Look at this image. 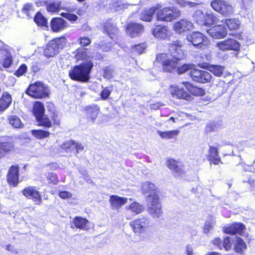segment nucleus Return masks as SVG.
<instances>
[{
    "instance_id": "53",
    "label": "nucleus",
    "mask_w": 255,
    "mask_h": 255,
    "mask_svg": "<svg viewBox=\"0 0 255 255\" xmlns=\"http://www.w3.org/2000/svg\"><path fill=\"white\" fill-rule=\"evenodd\" d=\"M27 70V67L25 64H22L20 65L18 68L15 71L14 75L19 77L23 75Z\"/></svg>"
},
{
    "instance_id": "47",
    "label": "nucleus",
    "mask_w": 255,
    "mask_h": 255,
    "mask_svg": "<svg viewBox=\"0 0 255 255\" xmlns=\"http://www.w3.org/2000/svg\"><path fill=\"white\" fill-rule=\"evenodd\" d=\"M103 77L106 79H112L114 77V69L110 66L103 69Z\"/></svg>"
},
{
    "instance_id": "24",
    "label": "nucleus",
    "mask_w": 255,
    "mask_h": 255,
    "mask_svg": "<svg viewBox=\"0 0 255 255\" xmlns=\"http://www.w3.org/2000/svg\"><path fill=\"white\" fill-rule=\"evenodd\" d=\"M245 229L246 227L243 224L235 223L229 227L224 228V233L231 235L238 234L243 236Z\"/></svg>"
},
{
    "instance_id": "13",
    "label": "nucleus",
    "mask_w": 255,
    "mask_h": 255,
    "mask_svg": "<svg viewBox=\"0 0 255 255\" xmlns=\"http://www.w3.org/2000/svg\"><path fill=\"white\" fill-rule=\"evenodd\" d=\"M144 29L143 25L137 22H129L125 26L126 33L132 38L140 36Z\"/></svg>"
},
{
    "instance_id": "37",
    "label": "nucleus",
    "mask_w": 255,
    "mask_h": 255,
    "mask_svg": "<svg viewBox=\"0 0 255 255\" xmlns=\"http://www.w3.org/2000/svg\"><path fill=\"white\" fill-rule=\"evenodd\" d=\"M31 132L32 135L38 139L46 138L50 135V132L49 131L44 129H33Z\"/></svg>"
},
{
    "instance_id": "51",
    "label": "nucleus",
    "mask_w": 255,
    "mask_h": 255,
    "mask_svg": "<svg viewBox=\"0 0 255 255\" xmlns=\"http://www.w3.org/2000/svg\"><path fill=\"white\" fill-rule=\"evenodd\" d=\"M60 15L72 23L75 22L78 19L77 15L73 13L62 12Z\"/></svg>"
},
{
    "instance_id": "22",
    "label": "nucleus",
    "mask_w": 255,
    "mask_h": 255,
    "mask_svg": "<svg viewBox=\"0 0 255 255\" xmlns=\"http://www.w3.org/2000/svg\"><path fill=\"white\" fill-rule=\"evenodd\" d=\"M66 21L60 17H56L51 19L50 21V28L54 32H58L63 30L68 27Z\"/></svg>"
},
{
    "instance_id": "15",
    "label": "nucleus",
    "mask_w": 255,
    "mask_h": 255,
    "mask_svg": "<svg viewBox=\"0 0 255 255\" xmlns=\"http://www.w3.org/2000/svg\"><path fill=\"white\" fill-rule=\"evenodd\" d=\"M166 165L168 169L173 172L175 177L181 176L185 173L184 164L174 158H168L166 161Z\"/></svg>"
},
{
    "instance_id": "1",
    "label": "nucleus",
    "mask_w": 255,
    "mask_h": 255,
    "mask_svg": "<svg viewBox=\"0 0 255 255\" xmlns=\"http://www.w3.org/2000/svg\"><path fill=\"white\" fill-rule=\"evenodd\" d=\"M46 107L50 118L45 115L44 106L41 102L35 101L33 104L31 112L37 122V126L45 129L60 128L61 118L54 104L49 102L47 103Z\"/></svg>"
},
{
    "instance_id": "4",
    "label": "nucleus",
    "mask_w": 255,
    "mask_h": 255,
    "mask_svg": "<svg viewBox=\"0 0 255 255\" xmlns=\"http://www.w3.org/2000/svg\"><path fill=\"white\" fill-rule=\"evenodd\" d=\"M180 61L178 58L173 56L170 58L167 54L161 53L156 54L153 63L155 65H160L162 72L171 73L175 71Z\"/></svg>"
},
{
    "instance_id": "48",
    "label": "nucleus",
    "mask_w": 255,
    "mask_h": 255,
    "mask_svg": "<svg viewBox=\"0 0 255 255\" xmlns=\"http://www.w3.org/2000/svg\"><path fill=\"white\" fill-rule=\"evenodd\" d=\"M215 223L216 222L213 218L205 222L203 227L204 232L206 234L208 233L211 230L213 229Z\"/></svg>"
},
{
    "instance_id": "42",
    "label": "nucleus",
    "mask_w": 255,
    "mask_h": 255,
    "mask_svg": "<svg viewBox=\"0 0 255 255\" xmlns=\"http://www.w3.org/2000/svg\"><path fill=\"white\" fill-rule=\"evenodd\" d=\"M34 21L39 26H45L47 25L46 18L40 12H37L34 17Z\"/></svg>"
},
{
    "instance_id": "40",
    "label": "nucleus",
    "mask_w": 255,
    "mask_h": 255,
    "mask_svg": "<svg viewBox=\"0 0 255 255\" xmlns=\"http://www.w3.org/2000/svg\"><path fill=\"white\" fill-rule=\"evenodd\" d=\"M127 208L130 210L135 215L142 213L144 210L143 206L136 202L131 203L127 207Z\"/></svg>"
},
{
    "instance_id": "7",
    "label": "nucleus",
    "mask_w": 255,
    "mask_h": 255,
    "mask_svg": "<svg viewBox=\"0 0 255 255\" xmlns=\"http://www.w3.org/2000/svg\"><path fill=\"white\" fill-rule=\"evenodd\" d=\"M129 226L133 233L141 234L150 226V221L147 217L141 216L131 221Z\"/></svg>"
},
{
    "instance_id": "54",
    "label": "nucleus",
    "mask_w": 255,
    "mask_h": 255,
    "mask_svg": "<svg viewBox=\"0 0 255 255\" xmlns=\"http://www.w3.org/2000/svg\"><path fill=\"white\" fill-rule=\"evenodd\" d=\"M34 9L31 3H27L24 4L21 11L28 16H31L30 12L33 11Z\"/></svg>"
},
{
    "instance_id": "61",
    "label": "nucleus",
    "mask_w": 255,
    "mask_h": 255,
    "mask_svg": "<svg viewBox=\"0 0 255 255\" xmlns=\"http://www.w3.org/2000/svg\"><path fill=\"white\" fill-rule=\"evenodd\" d=\"M5 249L6 250L15 254L18 253V251L14 248V246L10 244L6 245L5 247Z\"/></svg>"
},
{
    "instance_id": "43",
    "label": "nucleus",
    "mask_w": 255,
    "mask_h": 255,
    "mask_svg": "<svg viewBox=\"0 0 255 255\" xmlns=\"http://www.w3.org/2000/svg\"><path fill=\"white\" fill-rule=\"evenodd\" d=\"M205 13L202 11H197L194 15V20L196 23L201 26H203L204 23Z\"/></svg>"
},
{
    "instance_id": "33",
    "label": "nucleus",
    "mask_w": 255,
    "mask_h": 255,
    "mask_svg": "<svg viewBox=\"0 0 255 255\" xmlns=\"http://www.w3.org/2000/svg\"><path fill=\"white\" fill-rule=\"evenodd\" d=\"M180 131L179 130H172L169 131L157 130V133L159 136L162 139H172L177 136Z\"/></svg>"
},
{
    "instance_id": "64",
    "label": "nucleus",
    "mask_w": 255,
    "mask_h": 255,
    "mask_svg": "<svg viewBox=\"0 0 255 255\" xmlns=\"http://www.w3.org/2000/svg\"><path fill=\"white\" fill-rule=\"evenodd\" d=\"M186 253L187 255H193V249L190 245H188L186 246Z\"/></svg>"
},
{
    "instance_id": "3",
    "label": "nucleus",
    "mask_w": 255,
    "mask_h": 255,
    "mask_svg": "<svg viewBox=\"0 0 255 255\" xmlns=\"http://www.w3.org/2000/svg\"><path fill=\"white\" fill-rule=\"evenodd\" d=\"M94 67L91 60H86L72 67L68 72L69 77L73 81L80 83H88L90 80V74Z\"/></svg>"
},
{
    "instance_id": "58",
    "label": "nucleus",
    "mask_w": 255,
    "mask_h": 255,
    "mask_svg": "<svg viewBox=\"0 0 255 255\" xmlns=\"http://www.w3.org/2000/svg\"><path fill=\"white\" fill-rule=\"evenodd\" d=\"M58 196L62 199H67L71 198L72 196V194L67 191H61L59 192Z\"/></svg>"
},
{
    "instance_id": "59",
    "label": "nucleus",
    "mask_w": 255,
    "mask_h": 255,
    "mask_svg": "<svg viewBox=\"0 0 255 255\" xmlns=\"http://www.w3.org/2000/svg\"><path fill=\"white\" fill-rule=\"evenodd\" d=\"M46 167H48L50 170H56L60 168V165L57 162H52L46 164Z\"/></svg>"
},
{
    "instance_id": "49",
    "label": "nucleus",
    "mask_w": 255,
    "mask_h": 255,
    "mask_svg": "<svg viewBox=\"0 0 255 255\" xmlns=\"http://www.w3.org/2000/svg\"><path fill=\"white\" fill-rule=\"evenodd\" d=\"M112 86L111 87H105L103 88L100 93V97L101 100H107L112 93Z\"/></svg>"
},
{
    "instance_id": "19",
    "label": "nucleus",
    "mask_w": 255,
    "mask_h": 255,
    "mask_svg": "<svg viewBox=\"0 0 255 255\" xmlns=\"http://www.w3.org/2000/svg\"><path fill=\"white\" fill-rule=\"evenodd\" d=\"M61 148L67 153H71L75 149V154H78L84 149V146L80 143L70 139L64 142L61 145Z\"/></svg>"
},
{
    "instance_id": "10",
    "label": "nucleus",
    "mask_w": 255,
    "mask_h": 255,
    "mask_svg": "<svg viewBox=\"0 0 255 255\" xmlns=\"http://www.w3.org/2000/svg\"><path fill=\"white\" fill-rule=\"evenodd\" d=\"M21 193L27 199L31 200L36 205H40L42 203L41 193L38 190L36 187L29 186L24 188Z\"/></svg>"
},
{
    "instance_id": "34",
    "label": "nucleus",
    "mask_w": 255,
    "mask_h": 255,
    "mask_svg": "<svg viewBox=\"0 0 255 255\" xmlns=\"http://www.w3.org/2000/svg\"><path fill=\"white\" fill-rule=\"evenodd\" d=\"M235 244L234 246V250L238 253L243 254L244 252L247 249V245L243 240L240 238L236 236V241H235Z\"/></svg>"
},
{
    "instance_id": "6",
    "label": "nucleus",
    "mask_w": 255,
    "mask_h": 255,
    "mask_svg": "<svg viewBox=\"0 0 255 255\" xmlns=\"http://www.w3.org/2000/svg\"><path fill=\"white\" fill-rule=\"evenodd\" d=\"M181 14L180 10L175 6H165L162 8H157L156 14V20L166 22L178 18Z\"/></svg>"
},
{
    "instance_id": "52",
    "label": "nucleus",
    "mask_w": 255,
    "mask_h": 255,
    "mask_svg": "<svg viewBox=\"0 0 255 255\" xmlns=\"http://www.w3.org/2000/svg\"><path fill=\"white\" fill-rule=\"evenodd\" d=\"M13 62L12 56L9 54L6 55L3 59L1 63V65L3 68H9Z\"/></svg>"
},
{
    "instance_id": "56",
    "label": "nucleus",
    "mask_w": 255,
    "mask_h": 255,
    "mask_svg": "<svg viewBox=\"0 0 255 255\" xmlns=\"http://www.w3.org/2000/svg\"><path fill=\"white\" fill-rule=\"evenodd\" d=\"M47 9L52 12L58 11L60 9V4L55 2L49 3L47 6Z\"/></svg>"
},
{
    "instance_id": "5",
    "label": "nucleus",
    "mask_w": 255,
    "mask_h": 255,
    "mask_svg": "<svg viewBox=\"0 0 255 255\" xmlns=\"http://www.w3.org/2000/svg\"><path fill=\"white\" fill-rule=\"evenodd\" d=\"M25 93L36 99L48 98L50 94L48 87L43 82L38 81L30 84L25 90Z\"/></svg>"
},
{
    "instance_id": "2",
    "label": "nucleus",
    "mask_w": 255,
    "mask_h": 255,
    "mask_svg": "<svg viewBox=\"0 0 255 255\" xmlns=\"http://www.w3.org/2000/svg\"><path fill=\"white\" fill-rule=\"evenodd\" d=\"M143 193L147 194V197L150 201V204L147 208L148 213L153 218L160 217L163 212L161 204L159 201L158 192L155 185L147 182L143 185Z\"/></svg>"
},
{
    "instance_id": "16",
    "label": "nucleus",
    "mask_w": 255,
    "mask_h": 255,
    "mask_svg": "<svg viewBox=\"0 0 255 255\" xmlns=\"http://www.w3.org/2000/svg\"><path fill=\"white\" fill-rule=\"evenodd\" d=\"M187 40L194 46L200 48L206 45L205 43L207 41L206 37L199 31L192 32L187 36Z\"/></svg>"
},
{
    "instance_id": "57",
    "label": "nucleus",
    "mask_w": 255,
    "mask_h": 255,
    "mask_svg": "<svg viewBox=\"0 0 255 255\" xmlns=\"http://www.w3.org/2000/svg\"><path fill=\"white\" fill-rule=\"evenodd\" d=\"M79 43L82 47L89 45L91 43V39L87 36L80 37L78 39Z\"/></svg>"
},
{
    "instance_id": "41",
    "label": "nucleus",
    "mask_w": 255,
    "mask_h": 255,
    "mask_svg": "<svg viewBox=\"0 0 255 255\" xmlns=\"http://www.w3.org/2000/svg\"><path fill=\"white\" fill-rule=\"evenodd\" d=\"M194 64L191 63H184L181 66L178 65L175 72L178 74H182L189 70L191 71L194 69Z\"/></svg>"
},
{
    "instance_id": "35",
    "label": "nucleus",
    "mask_w": 255,
    "mask_h": 255,
    "mask_svg": "<svg viewBox=\"0 0 255 255\" xmlns=\"http://www.w3.org/2000/svg\"><path fill=\"white\" fill-rule=\"evenodd\" d=\"M45 178L47 182V184L49 185H57L59 179L57 174L53 172H48L45 174Z\"/></svg>"
},
{
    "instance_id": "62",
    "label": "nucleus",
    "mask_w": 255,
    "mask_h": 255,
    "mask_svg": "<svg viewBox=\"0 0 255 255\" xmlns=\"http://www.w3.org/2000/svg\"><path fill=\"white\" fill-rule=\"evenodd\" d=\"M212 243L221 249L222 241L219 238H216L212 241Z\"/></svg>"
},
{
    "instance_id": "45",
    "label": "nucleus",
    "mask_w": 255,
    "mask_h": 255,
    "mask_svg": "<svg viewBox=\"0 0 255 255\" xmlns=\"http://www.w3.org/2000/svg\"><path fill=\"white\" fill-rule=\"evenodd\" d=\"M211 5L212 8L216 11L221 14L223 13V2L221 0H214L211 1Z\"/></svg>"
},
{
    "instance_id": "63",
    "label": "nucleus",
    "mask_w": 255,
    "mask_h": 255,
    "mask_svg": "<svg viewBox=\"0 0 255 255\" xmlns=\"http://www.w3.org/2000/svg\"><path fill=\"white\" fill-rule=\"evenodd\" d=\"M243 7L247 9L248 7L251 5L252 3V0H242Z\"/></svg>"
},
{
    "instance_id": "14",
    "label": "nucleus",
    "mask_w": 255,
    "mask_h": 255,
    "mask_svg": "<svg viewBox=\"0 0 255 255\" xmlns=\"http://www.w3.org/2000/svg\"><path fill=\"white\" fill-rule=\"evenodd\" d=\"M193 27V24L190 20L181 18L173 23L172 28L176 33L182 34L190 31Z\"/></svg>"
},
{
    "instance_id": "26",
    "label": "nucleus",
    "mask_w": 255,
    "mask_h": 255,
    "mask_svg": "<svg viewBox=\"0 0 255 255\" xmlns=\"http://www.w3.org/2000/svg\"><path fill=\"white\" fill-rule=\"evenodd\" d=\"M11 95L7 92H3L0 97V112H3L11 105Z\"/></svg>"
},
{
    "instance_id": "28",
    "label": "nucleus",
    "mask_w": 255,
    "mask_h": 255,
    "mask_svg": "<svg viewBox=\"0 0 255 255\" xmlns=\"http://www.w3.org/2000/svg\"><path fill=\"white\" fill-rule=\"evenodd\" d=\"M89 223V222L87 219L80 216H76L73 219L71 227L81 230H87L88 229V224Z\"/></svg>"
},
{
    "instance_id": "50",
    "label": "nucleus",
    "mask_w": 255,
    "mask_h": 255,
    "mask_svg": "<svg viewBox=\"0 0 255 255\" xmlns=\"http://www.w3.org/2000/svg\"><path fill=\"white\" fill-rule=\"evenodd\" d=\"M209 70L214 75L218 76H221L223 73V68L220 65H210Z\"/></svg>"
},
{
    "instance_id": "36",
    "label": "nucleus",
    "mask_w": 255,
    "mask_h": 255,
    "mask_svg": "<svg viewBox=\"0 0 255 255\" xmlns=\"http://www.w3.org/2000/svg\"><path fill=\"white\" fill-rule=\"evenodd\" d=\"M87 49L85 48H77L74 54V58L77 61H84L88 57Z\"/></svg>"
},
{
    "instance_id": "27",
    "label": "nucleus",
    "mask_w": 255,
    "mask_h": 255,
    "mask_svg": "<svg viewBox=\"0 0 255 255\" xmlns=\"http://www.w3.org/2000/svg\"><path fill=\"white\" fill-rule=\"evenodd\" d=\"M207 158L210 161V163L214 164H218L220 162H222L219 156L217 148L213 146H209Z\"/></svg>"
},
{
    "instance_id": "29",
    "label": "nucleus",
    "mask_w": 255,
    "mask_h": 255,
    "mask_svg": "<svg viewBox=\"0 0 255 255\" xmlns=\"http://www.w3.org/2000/svg\"><path fill=\"white\" fill-rule=\"evenodd\" d=\"M209 35L214 39L223 38V26L221 24H216L207 30Z\"/></svg>"
},
{
    "instance_id": "46",
    "label": "nucleus",
    "mask_w": 255,
    "mask_h": 255,
    "mask_svg": "<svg viewBox=\"0 0 255 255\" xmlns=\"http://www.w3.org/2000/svg\"><path fill=\"white\" fill-rule=\"evenodd\" d=\"M234 6L230 1H224V16L233 14L235 12Z\"/></svg>"
},
{
    "instance_id": "8",
    "label": "nucleus",
    "mask_w": 255,
    "mask_h": 255,
    "mask_svg": "<svg viewBox=\"0 0 255 255\" xmlns=\"http://www.w3.org/2000/svg\"><path fill=\"white\" fill-rule=\"evenodd\" d=\"M189 76L193 81L202 84L210 82L212 78L208 71L194 68L190 71Z\"/></svg>"
},
{
    "instance_id": "32",
    "label": "nucleus",
    "mask_w": 255,
    "mask_h": 255,
    "mask_svg": "<svg viewBox=\"0 0 255 255\" xmlns=\"http://www.w3.org/2000/svg\"><path fill=\"white\" fill-rule=\"evenodd\" d=\"M225 24L230 30L232 31L238 30L240 28L241 22L239 19L234 18L226 19L224 21Z\"/></svg>"
},
{
    "instance_id": "39",
    "label": "nucleus",
    "mask_w": 255,
    "mask_h": 255,
    "mask_svg": "<svg viewBox=\"0 0 255 255\" xmlns=\"http://www.w3.org/2000/svg\"><path fill=\"white\" fill-rule=\"evenodd\" d=\"M9 123L14 128H21L23 127V124L20 118L16 115H11L7 119Z\"/></svg>"
},
{
    "instance_id": "18",
    "label": "nucleus",
    "mask_w": 255,
    "mask_h": 255,
    "mask_svg": "<svg viewBox=\"0 0 255 255\" xmlns=\"http://www.w3.org/2000/svg\"><path fill=\"white\" fill-rule=\"evenodd\" d=\"M6 180L9 186L16 187L19 183V167L17 165H11L6 174Z\"/></svg>"
},
{
    "instance_id": "44",
    "label": "nucleus",
    "mask_w": 255,
    "mask_h": 255,
    "mask_svg": "<svg viewBox=\"0 0 255 255\" xmlns=\"http://www.w3.org/2000/svg\"><path fill=\"white\" fill-rule=\"evenodd\" d=\"M236 241V236H227L224 237V249L226 250H229L234 246Z\"/></svg>"
},
{
    "instance_id": "30",
    "label": "nucleus",
    "mask_w": 255,
    "mask_h": 255,
    "mask_svg": "<svg viewBox=\"0 0 255 255\" xmlns=\"http://www.w3.org/2000/svg\"><path fill=\"white\" fill-rule=\"evenodd\" d=\"M157 10V6H152L148 9H145L141 12L140 19L143 21L150 22L153 18V15Z\"/></svg>"
},
{
    "instance_id": "9",
    "label": "nucleus",
    "mask_w": 255,
    "mask_h": 255,
    "mask_svg": "<svg viewBox=\"0 0 255 255\" xmlns=\"http://www.w3.org/2000/svg\"><path fill=\"white\" fill-rule=\"evenodd\" d=\"M183 47V42L181 40L178 39L173 41L171 43H169L168 46V49L172 56L181 60L185 57Z\"/></svg>"
},
{
    "instance_id": "12",
    "label": "nucleus",
    "mask_w": 255,
    "mask_h": 255,
    "mask_svg": "<svg viewBox=\"0 0 255 255\" xmlns=\"http://www.w3.org/2000/svg\"><path fill=\"white\" fill-rule=\"evenodd\" d=\"M62 47V38H55L46 46L43 51L44 55L47 58L53 57L59 53V48Z\"/></svg>"
},
{
    "instance_id": "21",
    "label": "nucleus",
    "mask_w": 255,
    "mask_h": 255,
    "mask_svg": "<svg viewBox=\"0 0 255 255\" xmlns=\"http://www.w3.org/2000/svg\"><path fill=\"white\" fill-rule=\"evenodd\" d=\"M188 91V94L191 96L202 97L206 94L205 90L201 87L194 86L188 81H183L182 83Z\"/></svg>"
},
{
    "instance_id": "17",
    "label": "nucleus",
    "mask_w": 255,
    "mask_h": 255,
    "mask_svg": "<svg viewBox=\"0 0 255 255\" xmlns=\"http://www.w3.org/2000/svg\"><path fill=\"white\" fill-rule=\"evenodd\" d=\"M170 93L173 98L179 100H190L192 97L182 87L177 85H170L169 88Z\"/></svg>"
},
{
    "instance_id": "31",
    "label": "nucleus",
    "mask_w": 255,
    "mask_h": 255,
    "mask_svg": "<svg viewBox=\"0 0 255 255\" xmlns=\"http://www.w3.org/2000/svg\"><path fill=\"white\" fill-rule=\"evenodd\" d=\"M240 43L235 39H229L224 41V50H232L237 52L240 50Z\"/></svg>"
},
{
    "instance_id": "25",
    "label": "nucleus",
    "mask_w": 255,
    "mask_h": 255,
    "mask_svg": "<svg viewBox=\"0 0 255 255\" xmlns=\"http://www.w3.org/2000/svg\"><path fill=\"white\" fill-rule=\"evenodd\" d=\"M118 28L116 24L107 20L103 24V32L107 34L110 38H113L118 32Z\"/></svg>"
},
{
    "instance_id": "60",
    "label": "nucleus",
    "mask_w": 255,
    "mask_h": 255,
    "mask_svg": "<svg viewBox=\"0 0 255 255\" xmlns=\"http://www.w3.org/2000/svg\"><path fill=\"white\" fill-rule=\"evenodd\" d=\"M178 3H179L181 5L183 6H188L190 7H194L198 5V3L196 2L192 1H183L182 3L178 1Z\"/></svg>"
},
{
    "instance_id": "55",
    "label": "nucleus",
    "mask_w": 255,
    "mask_h": 255,
    "mask_svg": "<svg viewBox=\"0 0 255 255\" xmlns=\"http://www.w3.org/2000/svg\"><path fill=\"white\" fill-rule=\"evenodd\" d=\"M146 46L145 43H139L133 46L132 48L138 54H142L145 50Z\"/></svg>"
},
{
    "instance_id": "38",
    "label": "nucleus",
    "mask_w": 255,
    "mask_h": 255,
    "mask_svg": "<svg viewBox=\"0 0 255 255\" xmlns=\"http://www.w3.org/2000/svg\"><path fill=\"white\" fill-rule=\"evenodd\" d=\"M219 21L217 17L212 13H205L203 26H210L216 24Z\"/></svg>"
},
{
    "instance_id": "11",
    "label": "nucleus",
    "mask_w": 255,
    "mask_h": 255,
    "mask_svg": "<svg viewBox=\"0 0 255 255\" xmlns=\"http://www.w3.org/2000/svg\"><path fill=\"white\" fill-rule=\"evenodd\" d=\"M88 123L93 124L101 113L100 107L96 104L86 106L83 110Z\"/></svg>"
},
{
    "instance_id": "23",
    "label": "nucleus",
    "mask_w": 255,
    "mask_h": 255,
    "mask_svg": "<svg viewBox=\"0 0 255 255\" xmlns=\"http://www.w3.org/2000/svg\"><path fill=\"white\" fill-rule=\"evenodd\" d=\"M109 203L112 209L118 210L128 203V198L116 195H112L110 196Z\"/></svg>"
},
{
    "instance_id": "20",
    "label": "nucleus",
    "mask_w": 255,
    "mask_h": 255,
    "mask_svg": "<svg viewBox=\"0 0 255 255\" xmlns=\"http://www.w3.org/2000/svg\"><path fill=\"white\" fill-rule=\"evenodd\" d=\"M169 29L167 26L158 24L151 29V33L154 37L161 40L166 39L169 37Z\"/></svg>"
}]
</instances>
